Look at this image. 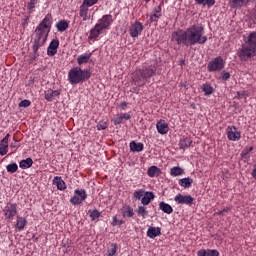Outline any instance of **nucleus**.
Listing matches in <instances>:
<instances>
[{
    "mask_svg": "<svg viewBox=\"0 0 256 256\" xmlns=\"http://www.w3.org/2000/svg\"><path fill=\"white\" fill-rule=\"evenodd\" d=\"M88 215L90 216L91 221H97L101 217V212L99 210H88Z\"/></svg>",
    "mask_w": 256,
    "mask_h": 256,
    "instance_id": "nucleus-37",
    "label": "nucleus"
},
{
    "mask_svg": "<svg viewBox=\"0 0 256 256\" xmlns=\"http://www.w3.org/2000/svg\"><path fill=\"white\" fill-rule=\"evenodd\" d=\"M55 27L57 31H60V33H63V31H67V29L69 28V22L65 20H60L56 23Z\"/></svg>",
    "mask_w": 256,
    "mask_h": 256,
    "instance_id": "nucleus-29",
    "label": "nucleus"
},
{
    "mask_svg": "<svg viewBox=\"0 0 256 256\" xmlns=\"http://www.w3.org/2000/svg\"><path fill=\"white\" fill-rule=\"evenodd\" d=\"M120 117H122V121L123 120L129 121V119H131V114H129V113H122V114H120Z\"/></svg>",
    "mask_w": 256,
    "mask_h": 256,
    "instance_id": "nucleus-52",
    "label": "nucleus"
},
{
    "mask_svg": "<svg viewBox=\"0 0 256 256\" xmlns=\"http://www.w3.org/2000/svg\"><path fill=\"white\" fill-rule=\"evenodd\" d=\"M163 172L157 166H150L147 171L148 177H159Z\"/></svg>",
    "mask_w": 256,
    "mask_h": 256,
    "instance_id": "nucleus-26",
    "label": "nucleus"
},
{
    "mask_svg": "<svg viewBox=\"0 0 256 256\" xmlns=\"http://www.w3.org/2000/svg\"><path fill=\"white\" fill-rule=\"evenodd\" d=\"M123 224H125V221H123V220H118L117 225H119V227H121V225H123Z\"/></svg>",
    "mask_w": 256,
    "mask_h": 256,
    "instance_id": "nucleus-62",
    "label": "nucleus"
},
{
    "mask_svg": "<svg viewBox=\"0 0 256 256\" xmlns=\"http://www.w3.org/2000/svg\"><path fill=\"white\" fill-rule=\"evenodd\" d=\"M159 209L160 211H163V213H166L167 215H171V213H173V207H171V205L165 202L159 203Z\"/></svg>",
    "mask_w": 256,
    "mask_h": 256,
    "instance_id": "nucleus-30",
    "label": "nucleus"
},
{
    "mask_svg": "<svg viewBox=\"0 0 256 256\" xmlns=\"http://www.w3.org/2000/svg\"><path fill=\"white\" fill-rule=\"evenodd\" d=\"M113 24V16L110 14L104 15L94 27L95 33H102V31H107L109 27Z\"/></svg>",
    "mask_w": 256,
    "mask_h": 256,
    "instance_id": "nucleus-6",
    "label": "nucleus"
},
{
    "mask_svg": "<svg viewBox=\"0 0 256 256\" xmlns=\"http://www.w3.org/2000/svg\"><path fill=\"white\" fill-rule=\"evenodd\" d=\"M251 175H252V177H253L254 179H256V165L254 166V169H253Z\"/></svg>",
    "mask_w": 256,
    "mask_h": 256,
    "instance_id": "nucleus-60",
    "label": "nucleus"
},
{
    "mask_svg": "<svg viewBox=\"0 0 256 256\" xmlns=\"http://www.w3.org/2000/svg\"><path fill=\"white\" fill-rule=\"evenodd\" d=\"M34 43H38V45H43V43H45V38H43V34L36 33L34 36Z\"/></svg>",
    "mask_w": 256,
    "mask_h": 256,
    "instance_id": "nucleus-43",
    "label": "nucleus"
},
{
    "mask_svg": "<svg viewBox=\"0 0 256 256\" xmlns=\"http://www.w3.org/2000/svg\"><path fill=\"white\" fill-rule=\"evenodd\" d=\"M120 107L123 109V111H125V109H127V102L120 103Z\"/></svg>",
    "mask_w": 256,
    "mask_h": 256,
    "instance_id": "nucleus-58",
    "label": "nucleus"
},
{
    "mask_svg": "<svg viewBox=\"0 0 256 256\" xmlns=\"http://www.w3.org/2000/svg\"><path fill=\"white\" fill-rule=\"evenodd\" d=\"M53 185H56L58 191H65L67 189V184L63 181V178L55 176L53 179Z\"/></svg>",
    "mask_w": 256,
    "mask_h": 256,
    "instance_id": "nucleus-21",
    "label": "nucleus"
},
{
    "mask_svg": "<svg viewBox=\"0 0 256 256\" xmlns=\"http://www.w3.org/2000/svg\"><path fill=\"white\" fill-rule=\"evenodd\" d=\"M172 41H175L178 45H203L207 41V36H203L201 33H174L172 34Z\"/></svg>",
    "mask_w": 256,
    "mask_h": 256,
    "instance_id": "nucleus-3",
    "label": "nucleus"
},
{
    "mask_svg": "<svg viewBox=\"0 0 256 256\" xmlns=\"http://www.w3.org/2000/svg\"><path fill=\"white\" fill-rule=\"evenodd\" d=\"M245 95H247V93L245 91L243 92H237V99H243V97H245Z\"/></svg>",
    "mask_w": 256,
    "mask_h": 256,
    "instance_id": "nucleus-54",
    "label": "nucleus"
},
{
    "mask_svg": "<svg viewBox=\"0 0 256 256\" xmlns=\"http://www.w3.org/2000/svg\"><path fill=\"white\" fill-rule=\"evenodd\" d=\"M175 203L177 205H188V207H191L193 205V201H195V198L191 195H183V194H177L174 197Z\"/></svg>",
    "mask_w": 256,
    "mask_h": 256,
    "instance_id": "nucleus-11",
    "label": "nucleus"
},
{
    "mask_svg": "<svg viewBox=\"0 0 256 256\" xmlns=\"http://www.w3.org/2000/svg\"><path fill=\"white\" fill-rule=\"evenodd\" d=\"M97 130L98 131H105V129H107L108 125H107V122H105L104 120L100 121L98 124H97Z\"/></svg>",
    "mask_w": 256,
    "mask_h": 256,
    "instance_id": "nucleus-46",
    "label": "nucleus"
},
{
    "mask_svg": "<svg viewBox=\"0 0 256 256\" xmlns=\"http://www.w3.org/2000/svg\"><path fill=\"white\" fill-rule=\"evenodd\" d=\"M9 151V143L0 141V155L3 157Z\"/></svg>",
    "mask_w": 256,
    "mask_h": 256,
    "instance_id": "nucleus-40",
    "label": "nucleus"
},
{
    "mask_svg": "<svg viewBox=\"0 0 256 256\" xmlns=\"http://www.w3.org/2000/svg\"><path fill=\"white\" fill-rule=\"evenodd\" d=\"M19 107H24V108L31 107V101L30 100H22L19 103Z\"/></svg>",
    "mask_w": 256,
    "mask_h": 256,
    "instance_id": "nucleus-50",
    "label": "nucleus"
},
{
    "mask_svg": "<svg viewBox=\"0 0 256 256\" xmlns=\"http://www.w3.org/2000/svg\"><path fill=\"white\" fill-rule=\"evenodd\" d=\"M178 183H179L180 187H184V189H189V187H191V185H193V178H191V177L182 178L179 180Z\"/></svg>",
    "mask_w": 256,
    "mask_h": 256,
    "instance_id": "nucleus-28",
    "label": "nucleus"
},
{
    "mask_svg": "<svg viewBox=\"0 0 256 256\" xmlns=\"http://www.w3.org/2000/svg\"><path fill=\"white\" fill-rule=\"evenodd\" d=\"M117 255V244H111L108 248L106 256H115Z\"/></svg>",
    "mask_w": 256,
    "mask_h": 256,
    "instance_id": "nucleus-44",
    "label": "nucleus"
},
{
    "mask_svg": "<svg viewBox=\"0 0 256 256\" xmlns=\"http://www.w3.org/2000/svg\"><path fill=\"white\" fill-rule=\"evenodd\" d=\"M153 199H155V194L153 192L147 191L144 194V197L141 199V203L144 206H147V205H149V203H151V201H153Z\"/></svg>",
    "mask_w": 256,
    "mask_h": 256,
    "instance_id": "nucleus-27",
    "label": "nucleus"
},
{
    "mask_svg": "<svg viewBox=\"0 0 256 256\" xmlns=\"http://www.w3.org/2000/svg\"><path fill=\"white\" fill-rule=\"evenodd\" d=\"M91 79V69H82L79 66L73 67L68 72V81L70 85H79Z\"/></svg>",
    "mask_w": 256,
    "mask_h": 256,
    "instance_id": "nucleus-4",
    "label": "nucleus"
},
{
    "mask_svg": "<svg viewBox=\"0 0 256 256\" xmlns=\"http://www.w3.org/2000/svg\"><path fill=\"white\" fill-rule=\"evenodd\" d=\"M20 169H30V167H33V159L26 158L24 160H21L19 163Z\"/></svg>",
    "mask_w": 256,
    "mask_h": 256,
    "instance_id": "nucleus-31",
    "label": "nucleus"
},
{
    "mask_svg": "<svg viewBox=\"0 0 256 256\" xmlns=\"http://www.w3.org/2000/svg\"><path fill=\"white\" fill-rule=\"evenodd\" d=\"M141 31H143V24H141V22H135L132 24L130 29L131 33H141Z\"/></svg>",
    "mask_w": 256,
    "mask_h": 256,
    "instance_id": "nucleus-35",
    "label": "nucleus"
},
{
    "mask_svg": "<svg viewBox=\"0 0 256 256\" xmlns=\"http://www.w3.org/2000/svg\"><path fill=\"white\" fill-rule=\"evenodd\" d=\"M120 213H121L122 217H128V218H131L135 215L133 207H131L130 205H127V204L122 206V208L120 209Z\"/></svg>",
    "mask_w": 256,
    "mask_h": 256,
    "instance_id": "nucleus-19",
    "label": "nucleus"
},
{
    "mask_svg": "<svg viewBox=\"0 0 256 256\" xmlns=\"http://www.w3.org/2000/svg\"><path fill=\"white\" fill-rule=\"evenodd\" d=\"M193 143V140H191V138L183 136L180 138L179 140V149H181L182 151H185L186 149H189V147H191Z\"/></svg>",
    "mask_w": 256,
    "mask_h": 256,
    "instance_id": "nucleus-18",
    "label": "nucleus"
},
{
    "mask_svg": "<svg viewBox=\"0 0 256 256\" xmlns=\"http://www.w3.org/2000/svg\"><path fill=\"white\" fill-rule=\"evenodd\" d=\"M163 15L161 4L159 6L154 7L152 14L150 16L151 23H157L159 21V18H161Z\"/></svg>",
    "mask_w": 256,
    "mask_h": 256,
    "instance_id": "nucleus-16",
    "label": "nucleus"
},
{
    "mask_svg": "<svg viewBox=\"0 0 256 256\" xmlns=\"http://www.w3.org/2000/svg\"><path fill=\"white\" fill-rule=\"evenodd\" d=\"M155 75H157V60H153L150 64H145L142 68L136 69L132 81L137 87H143Z\"/></svg>",
    "mask_w": 256,
    "mask_h": 256,
    "instance_id": "nucleus-1",
    "label": "nucleus"
},
{
    "mask_svg": "<svg viewBox=\"0 0 256 256\" xmlns=\"http://www.w3.org/2000/svg\"><path fill=\"white\" fill-rule=\"evenodd\" d=\"M87 199V191L85 189H76L74 191V196L70 198V203L72 205H81L83 201Z\"/></svg>",
    "mask_w": 256,
    "mask_h": 256,
    "instance_id": "nucleus-10",
    "label": "nucleus"
},
{
    "mask_svg": "<svg viewBox=\"0 0 256 256\" xmlns=\"http://www.w3.org/2000/svg\"><path fill=\"white\" fill-rule=\"evenodd\" d=\"M251 151H253V146H250L249 148H245L241 152L242 159H246V161H249V159H251Z\"/></svg>",
    "mask_w": 256,
    "mask_h": 256,
    "instance_id": "nucleus-36",
    "label": "nucleus"
},
{
    "mask_svg": "<svg viewBox=\"0 0 256 256\" xmlns=\"http://www.w3.org/2000/svg\"><path fill=\"white\" fill-rule=\"evenodd\" d=\"M99 0H83L80 6V17L83 18V21H87L89 19V7H93V5H97Z\"/></svg>",
    "mask_w": 256,
    "mask_h": 256,
    "instance_id": "nucleus-7",
    "label": "nucleus"
},
{
    "mask_svg": "<svg viewBox=\"0 0 256 256\" xmlns=\"http://www.w3.org/2000/svg\"><path fill=\"white\" fill-rule=\"evenodd\" d=\"M202 91L204 93L205 96H209V95H213V86H211V84H203L202 85Z\"/></svg>",
    "mask_w": 256,
    "mask_h": 256,
    "instance_id": "nucleus-34",
    "label": "nucleus"
},
{
    "mask_svg": "<svg viewBox=\"0 0 256 256\" xmlns=\"http://www.w3.org/2000/svg\"><path fill=\"white\" fill-rule=\"evenodd\" d=\"M161 235V228L159 227H150L147 231V237L150 239H155V237H159Z\"/></svg>",
    "mask_w": 256,
    "mask_h": 256,
    "instance_id": "nucleus-25",
    "label": "nucleus"
},
{
    "mask_svg": "<svg viewBox=\"0 0 256 256\" xmlns=\"http://www.w3.org/2000/svg\"><path fill=\"white\" fill-rule=\"evenodd\" d=\"M10 149H17V141L10 144Z\"/></svg>",
    "mask_w": 256,
    "mask_h": 256,
    "instance_id": "nucleus-59",
    "label": "nucleus"
},
{
    "mask_svg": "<svg viewBox=\"0 0 256 256\" xmlns=\"http://www.w3.org/2000/svg\"><path fill=\"white\" fill-rule=\"evenodd\" d=\"M9 137H11V134H6V136L1 140L2 143H9Z\"/></svg>",
    "mask_w": 256,
    "mask_h": 256,
    "instance_id": "nucleus-57",
    "label": "nucleus"
},
{
    "mask_svg": "<svg viewBox=\"0 0 256 256\" xmlns=\"http://www.w3.org/2000/svg\"><path fill=\"white\" fill-rule=\"evenodd\" d=\"M226 132L229 141H239L241 139V131L237 130L235 126H228Z\"/></svg>",
    "mask_w": 256,
    "mask_h": 256,
    "instance_id": "nucleus-12",
    "label": "nucleus"
},
{
    "mask_svg": "<svg viewBox=\"0 0 256 256\" xmlns=\"http://www.w3.org/2000/svg\"><path fill=\"white\" fill-rule=\"evenodd\" d=\"M19 169V166L17 165V163H10L6 166V171L8 173H17Z\"/></svg>",
    "mask_w": 256,
    "mask_h": 256,
    "instance_id": "nucleus-42",
    "label": "nucleus"
},
{
    "mask_svg": "<svg viewBox=\"0 0 256 256\" xmlns=\"http://www.w3.org/2000/svg\"><path fill=\"white\" fill-rule=\"evenodd\" d=\"M37 5V0H30L28 2V10H29V13H31L33 11V9H35V6Z\"/></svg>",
    "mask_w": 256,
    "mask_h": 256,
    "instance_id": "nucleus-48",
    "label": "nucleus"
},
{
    "mask_svg": "<svg viewBox=\"0 0 256 256\" xmlns=\"http://www.w3.org/2000/svg\"><path fill=\"white\" fill-rule=\"evenodd\" d=\"M43 45L42 44H39V43H34L33 46H32V49H33V53H39V47H42Z\"/></svg>",
    "mask_w": 256,
    "mask_h": 256,
    "instance_id": "nucleus-51",
    "label": "nucleus"
},
{
    "mask_svg": "<svg viewBox=\"0 0 256 256\" xmlns=\"http://www.w3.org/2000/svg\"><path fill=\"white\" fill-rule=\"evenodd\" d=\"M17 204L8 202L3 209V215L6 221H13L17 217Z\"/></svg>",
    "mask_w": 256,
    "mask_h": 256,
    "instance_id": "nucleus-8",
    "label": "nucleus"
},
{
    "mask_svg": "<svg viewBox=\"0 0 256 256\" xmlns=\"http://www.w3.org/2000/svg\"><path fill=\"white\" fill-rule=\"evenodd\" d=\"M59 95H61V90H53V89H49L47 91H45V96L44 98L46 99V101H53V99H55V97H59Z\"/></svg>",
    "mask_w": 256,
    "mask_h": 256,
    "instance_id": "nucleus-20",
    "label": "nucleus"
},
{
    "mask_svg": "<svg viewBox=\"0 0 256 256\" xmlns=\"http://www.w3.org/2000/svg\"><path fill=\"white\" fill-rule=\"evenodd\" d=\"M130 151L132 153H141L145 149V145L141 142H136L135 140L129 143Z\"/></svg>",
    "mask_w": 256,
    "mask_h": 256,
    "instance_id": "nucleus-17",
    "label": "nucleus"
},
{
    "mask_svg": "<svg viewBox=\"0 0 256 256\" xmlns=\"http://www.w3.org/2000/svg\"><path fill=\"white\" fill-rule=\"evenodd\" d=\"M146 193L147 192H145V189H138L133 193V197L136 199V201H141Z\"/></svg>",
    "mask_w": 256,
    "mask_h": 256,
    "instance_id": "nucleus-39",
    "label": "nucleus"
},
{
    "mask_svg": "<svg viewBox=\"0 0 256 256\" xmlns=\"http://www.w3.org/2000/svg\"><path fill=\"white\" fill-rule=\"evenodd\" d=\"M112 122L114 125H121V123H123V118L121 117V115H116Z\"/></svg>",
    "mask_w": 256,
    "mask_h": 256,
    "instance_id": "nucleus-49",
    "label": "nucleus"
},
{
    "mask_svg": "<svg viewBox=\"0 0 256 256\" xmlns=\"http://www.w3.org/2000/svg\"><path fill=\"white\" fill-rule=\"evenodd\" d=\"M52 23L53 16L51 14H47L41 23L37 26L36 31H40V33H49V31H51Z\"/></svg>",
    "mask_w": 256,
    "mask_h": 256,
    "instance_id": "nucleus-9",
    "label": "nucleus"
},
{
    "mask_svg": "<svg viewBox=\"0 0 256 256\" xmlns=\"http://www.w3.org/2000/svg\"><path fill=\"white\" fill-rule=\"evenodd\" d=\"M15 227L17 231H23L27 227V219L23 216H17Z\"/></svg>",
    "mask_w": 256,
    "mask_h": 256,
    "instance_id": "nucleus-23",
    "label": "nucleus"
},
{
    "mask_svg": "<svg viewBox=\"0 0 256 256\" xmlns=\"http://www.w3.org/2000/svg\"><path fill=\"white\" fill-rule=\"evenodd\" d=\"M183 173H185V170L179 166H174L170 169L171 177H179V175H183Z\"/></svg>",
    "mask_w": 256,
    "mask_h": 256,
    "instance_id": "nucleus-32",
    "label": "nucleus"
},
{
    "mask_svg": "<svg viewBox=\"0 0 256 256\" xmlns=\"http://www.w3.org/2000/svg\"><path fill=\"white\" fill-rule=\"evenodd\" d=\"M136 213L138 217H142L143 219H146L149 215V211H147V208H145V206H138V208L136 209Z\"/></svg>",
    "mask_w": 256,
    "mask_h": 256,
    "instance_id": "nucleus-33",
    "label": "nucleus"
},
{
    "mask_svg": "<svg viewBox=\"0 0 256 256\" xmlns=\"http://www.w3.org/2000/svg\"><path fill=\"white\" fill-rule=\"evenodd\" d=\"M57 49H59V40L53 39L47 48V56L55 57L57 55Z\"/></svg>",
    "mask_w": 256,
    "mask_h": 256,
    "instance_id": "nucleus-13",
    "label": "nucleus"
},
{
    "mask_svg": "<svg viewBox=\"0 0 256 256\" xmlns=\"http://www.w3.org/2000/svg\"><path fill=\"white\" fill-rule=\"evenodd\" d=\"M223 69H225V60H223L221 56H217L207 64V71L209 73H219V71H223Z\"/></svg>",
    "mask_w": 256,
    "mask_h": 256,
    "instance_id": "nucleus-5",
    "label": "nucleus"
},
{
    "mask_svg": "<svg viewBox=\"0 0 256 256\" xmlns=\"http://www.w3.org/2000/svg\"><path fill=\"white\" fill-rule=\"evenodd\" d=\"M220 77H221L222 81H229V79H231V74L229 72L222 71L220 73Z\"/></svg>",
    "mask_w": 256,
    "mask_h": 256,
    "instance_id": "nucleus-47",
    "label": "nucleus"
},
{
    "mask_svg": "<svg viewBox=\"0 0 256 256\" xmlns=\"http://www.w3.org/2000/svg\"><path fill=\"white\" fill-rule=\"evenodd\" d=\"M197 5H203V7H213L215 5V0H195Z\"/></svg>",
    "mask_w": 256,
    "mask_h": 256,
    "instance_id": "nucleus-38",
    "label": "nucleus"
},
{
    "mask_svg": "<svg viewBox=\"0 0 256 256\" xmlns=\"http://www.w3.org/2000/svg\"><path fill=\"white\" fill-rule=\"evenodd\" d=\"M9 137H11V134H6V136L1 140L2 143H9Z\"/></svg>",
    "mask_w": 256,
    "mask_h": 256,
    "instance_id": "nucleus-56",
    "label": "nucleus"
},
{
    "mask_svg": "<svg viewBox=\"0 0 256 256\" xmlns=\"http://www.w3.org/2000/svg\"><path fill=\"white\" fill-rule=\"evenodd\" d=\"M118 221H119V220L117 219V216H114V217L112 218V222H111L112 227H117Z\"/></svg>",
    "mask_w": 256,
    "mask_h": 256,
    "instance_id": "nucleus-55",
    "label": "nucleus"
},
{
    "mask_svg": "<svg viewBox=\"0 0 256 256\" xmlns=\"http://www.w3.org/2000/svg\"><path fill=\"white\" fill-rule=\"evenodd\" d=\"M230 210H231V208L226 207V208H224L222 211H223V213H229Z\"/></svg>",
    "mask_w": 256,
    "mask_h": 256,
    "instance_id": "nucleus-61",
    "label": "nucleus"
},
{
    "mask_svg": "<svg viewBox=\"0 0 256 256\" xmlns=\"http://www.w3.org/2000/svg\"><path fill=\"white\" fill-rule=\"evenodd\" d=\"M131 37H133V39H135V37H139V33H131Z\"/></svg>",
    "mask_w": 256,
    "mask_h": 256,
    "instance_id": "nucleus-63",
    "label": "nucleus"
},
{
    "mask_svg": "<svg viewBox=\"0 0 256 256\" xmlns=\"http://www.w3.org/2000/svg\"><path fill=\"white\" fill-rule=\"evenodd\" d=\"M241 47L237 51L240 61H249L256 57V33H249L243 36Z\"/></svg>",
    "mask_w": 256,
    "mask_h": 256,
    "instance_id": "nucleus-2",
    "label": "nucleus"
},
{
    "mask_svg": "<svg viewBox=\"0 0 256 256\" xmlns=\"http://www.w3.org/2000/svg\"><path fill=\"white\" fill-rule=\"evenodd\" d=\"M217 215H223V210L218 211Z\"/></svg>",
    "mask_w": 256,
    "mask_h": 256,
    "instance_id": "nucleus-64",
    "label": "nucleus"
},
{
    "mask_svg": "<svg viewBox=\"0 0 256 256\" xmlns=\"http://www.w3.org/2000/svg\"><path fill=\"white\" fill-rule=\"evenodd\" d=\"M156 129L160 135H167L169 133V124L165 120H160L156 124Z\"/></svg>",
    "mask_w": 256,
    "mask_h": 256,
    "instance_id": "nucleus-15",
    "label": "nucleus"
},
{
    "mask_svg": "<svg viewBox=\"0 0 256 256\" xmlns=\"http://www.w3.org/2000/svg\"><path fill=\"white\" fill-rule=\"evenodd\" d=\"M93 53H85L82 55H79L77 57V63L78 65H87L89 63V60L91 59Z\"/></svg>",
    "mask_w": 256,
    "mask_h": 256,
    "instance_id": "nucleus-24",
    "label": "nucleus"
},
{
    "mask_svg": "<svg viewBox=\"0 0 256 256\" xmlns=\"http://www.w3.org/2000/svg\"><path fill=\"white\" fill-rule=\"evenodd\" d=\"M189 33H203V25L196 24L189 28Z\"/></svg>",
    "mask_w": 256,
    "mask_h": 256,
    "instance_id": "nucleus-41",
    "label": "nucleus"
},
{
    "mask_svg": "<svg viewBox=\"0 0 256 256\" xmlns=\"http://www.w3.org/2000/svg\"><path fill=\"white\" fill-rule=\"evenodd\" d=\"M39 57V52H33V55L30 58V63H33Z\"/></svg>",
    "mask_w": 256,
    "mask_h": 256,
    "instance_id": "nucleus-53",
    "label": "nucleus"
},
{
    "mask_svg": "<svg viewBox=\"0 0 256 256\" xmlns=\"http://www.w3.org/2000/svg\"><path fill=\"white\" fill-rule=\"evenodd\" d=\"M254 1L255 0H230L229 5L232 9H240V7L254 3Z\"/></svg>",
    "mask_w": 256,
    "mask_h": 256,
    "instance_id": "nucleus-14",
    "label": "nucleus"
},
{
    "mask_svg": "<svg viewBox=\"0 0 256 256\" xmlns=\"http://www.w3.org/2000/svg\"><path fill=\"white\" fill-rule=\"evenodd\" d=\"M220 253L215 249H200L197 251V256H219Z\"/></svg>",
    "mask_w": 256,
    "mask_h": 256,
    "instance_id": "nucleus-22",
    "label": "nucleus"
},
{
    "mask_svg": "<svg viewBox=\"0 0 256 256\" xmlns=\"http://www.w3.org/2000/svg\"><path fill=\"white\" fill-rule=\"evenodd\" d=\"M97 39H99V34L98 33H91L88 37V43L90 45H93V43H95V41H97Z\"/></svg>",
    "mask_w": 256,
    "mask_h": 256,
    "instance_id": "nucleus-45",
    "label": "nucleus"
}]
</instances>
